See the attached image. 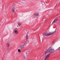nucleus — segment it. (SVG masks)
Masks as SVG:
<instances>
[{
  "label": "nucleus",
  "mask_w": 60,
  "mask_h": 60,
  "mask_svg": "<svg viewBox=\"0 0 60 60\" xmlns=\"http://www.w3.org/2000/svg\"><path fill=\"white\" fill-rule=\"evenodd\" d=\"M54 51H55V50H54V49H51V48H49L48 49V50L46 51H45V54L46 55V54L48 53L49 51V53L50 54H51L52 52H54Z\"/></svg>",
  "instance_id": "obj_1"
},
{
  "label": "nucleus",
  "mask_w": 60,
  "mask_h": 60,
  "mask_svg": "<svg viewBox=\"0 0 60 60\" xmlns=\"http://www.w3.org/2000/svg\"><path fill=\"white\" fill-rule=\"evenodd\" d=\"M54 34V32L52 33V32H50L48 33H48H43V36L48 37V36H49V35H52V34Z\"/></svg>",
  "instance_id": "obj_2"
},
{
  "label": "nucleus",
  "mask_w": 60,
  "mask_h": 60,
  "mask_svg": "<svg viewBox=\"0 0 60 60\" xmlns=\"http://www.w3.org/2000/svg\"><path fill=\"white\" fill-rule=\"evenodd\" d=\"M27 41H25L24 44H23L22 45L20 46H19V47L20 49H22L24 47V46H26V45H27Z\"/></svg>",
  "instance_id": "obj_3"
},
{
  "label": "nucleus",
  "mask_w": 60,
  "mask_h": 60,
  "mask_svg": "<svg viewBox=\"0 0 60 60\" xmlns=\"http://www.w3.org/2000/svg\"><path fill=\"white\" fill-rule=\"evenodd\" d=\"M29 52L28 51L26 52V55L27 56H29Z\"/></svg>",
  "instance_id": "obj_4"
},
{
  "label": "nucleus",
  "mask_w": 60,
  "mask_h": 60,
  "mask_svg": "<svg viewBox=\"0 0 60 60\" xmlns=\"http://www.w3.org/2000/svg\"><path fill=\"white\" fill-rule=\"evenodd\" d=\"M49 54H48L46 56H45V60H46L49 57Z\"/></svg>",
  "instance_id": "obj_5"
},
{
  "label": "nucleus",
  "mask_w": 60,
  "mask_h": 60,
  "mask_svg": "<svg viewBox=\"0 0 60 60\" xmlns=\"http://www.w3.org/2000/svg\"><path fill=\"white\" fill-rule=\"evenodd\" d=\"M57 20V19L56 18V19H55L54 20V21L52 22L53 24H54V23H55L56 22V20Z\"/></svg>",
  "instance_id": "obj_6"
},
{
  "label": "nucleus",
  "mask_w": 60,
  "mask_h": 60,
  "mask_svg": "<svg viewBox=\"0 0 60 60\" xmlns=\"http://www.w3.org/2000/svg\"><path fill=\"white\" fill-rule=\"evenodd\" d=\"M27 32V36H26V39L27 40H28V32Z\"/></svg>",
  "instance_id": "obj_7"
},
{
  "label": "nucleus",
  "mask_w": 60,
  "mask_h": 60,
  "mask_svg": "<svg viewBox=\"0 0 60 60\" xmlns=\"http://www.w3.org/2000/svg\"><path fill=\"white\" fill-rule=\"evenodd\" d=\"M15 34H18V33H19V32H18V31L17 30H15Z\"/></svg>",
  "instance_id": "obj_8"
},
{
  "label": "nucleus",
  "mask_w": 60,
  "mask_h": 60,
  "mask_svg": "<svg viewBox=\"0 0 60 60\" xmlns=\"http://www.w3.org/2000/svg\"><path fill=\"white\" fill-rule=\"evenodd\" d=\"M35 15L37 16H39V14L38 13H37V14H35Z\"/></svg>",
  "instance_id": "obj_9"
},
{
  "label": "nucleus",
  "mask_w": 60,
  "mask_h": 60,
  "mask_svg": "<svg viewBox=\"0 0 60 60\" xmlns=\"http://www.w3.org/2000/svg\"><path fill=\"white\" fill-rule=\"evenodd\" d=\"M19 3L20 4H25V3H24V2H19Z\"/></svg>",
  "instance_id": "obj_10"
},
{
  "label": "nucleus",
  "mask_w": 60,
  "mask_h": 60,
  "mask_svg": "<svg viewBox=\"0 0 60 60\" xmlns=\"http://www.w3.org/2000/svg\"><path fill=\"white\" fill-rule=\"evenodd\" d=\"M12 11L13 12H14V9L13 8L12 9Z\"/></svg>",
  "instance_id": "obj_11"
},
{
  "label": "nucleus",
  "mask_w": 60,
  "mask_h": 60,
  "mask_svg": "<svg viewBox=\"0 0 60 60\" xmlns=\"http://www.w3.org/2000/svg\"><path fill=\"white\" fill-rule=\"evenodd\" d=\"M7 46L8 47H9L10 46V44L9 43H7Z\"/></svg>",
  "instance_id": "obj_12"
},
{
  "label": "nucleus",
  "mask_w": 60,
  "mask_h": 60,
  "mask_svg": "<svg viewBox=\"0 0 60 60\" xmlns=\"http://www.w3.org/2000/svg\"><path fill=\"white\" fill-rule=\"evenodd\" d=\"M18 52H21V50L19 49H18Z\"/></svg>",
  "instance_id": "obj_13"
},
{
  "label": "nucleus",
  "mask_w": 60,
  "mask_h": 60,
  "mask_svg": "<svg viewBox=\"0 0 60 60\" xmlns=\"http://www.w3.org/2000/svg\"><path fill=\"white\" fill-rule=\"evenodd\" d=\"M4 15H6V13L5 12V11H4Z\"/></svg>",
  "instance_id": "obj_14"
},
{
  "label": "nucleus",
  "mask_w": 60,
  "mask_h": 60,
  "mask_svg": "<svg viewBox=\"0 0 60 60\" xmlns=\"http://www.w3.org/2000/svg\"><path fill=\"white\" fill-rule=\"evenodd\" d=\"M56 29L55 30L54 32H52V33H53L54 32V33H56Z\"/></svg>",
  "instance_id": "obj_15"
},
{
  "label": "nucleus",
  "mask_w": 60,
  "mask_h": 60,
  "mask_svg": "<svg viewBox=\"0 0 60 60\" xmlns=\"http://www.w3.org/2000/svg\"><path fill=\"white\" fill-rule=\"evenodd\" d=\"M4 20H2V23H4Z\"/></svg>",
  "instance_id": "obj_16"
},
{
  "label": "nucleus",
  "mask_w": 60,
  "mask_h": 60,
  "mask_svg": "<svg viewBox=\"0 0 60 60\" xmlns=\"http://www.w3.org/2000/svg\"><path fill=\"white\" fill-rule=\"evenodd\" d=\"M23 57L24 58V59H26V57H25V56H23Z\"/></svg>",
  "instance_id": "obj_17"
},
{
  "label": "nucleus",
  "mask_w": 60,
  "mask_h": 60,
  "mask_svg": "<svg viewBox=\"0 0 60 60\" xmlns=\"http://www.w3.org/2000/svg\"><path fill=\"white\" fill-rule=\"evenodd\" d=\"M45 4V3H44V2H42V4H43H43Z\"/></svg>",
  "instance_id": "obj_18"
},
{
  "label": "nucleus",
  "mask_w": 60,
  "mask_h": 60,
  "mask_svg": "<svg viewBox=\"0 0 60 60\" xmlns=\"http://www.w3.org/2000/svg\"><path fill=\"white\" fill-rule=\"evenodd\" d=\"M3 48L4 49V50H5V48H4V47Z\"/></svg>",
  "instance_id": "obj_19"
},
{
  "label": "nucleus",
  "mask_w": 60,
  "mask_h": 60,
  "mask_svg": "<svg viewBox=\"0 0 60 60\" xmlns=\"http://www.w3.org/2000/svg\"><path fill=\"white\" fill-rule=\"evenodd\" d=\"M18 25L19 26H20L21 25L20 24H19Z\"/></svg>",
  "instance_id": "obj_20"
},
{
  "label": "nucleus",
  "mask_w": 60,
  "mask_h": 60,
  "mask_svg": "<svg viewBox=\"0 0 60 60\" xmlns=\"http://www.w3.org/2000/svg\"><path fill=\"white\" fill-rule=\"evenodd\" d=\"M1 38H0V42L1 41Z\"/></svg>",
  "instance_id": "obj_21"
},
{
  "label": "nucleus",
  "mask_w": 60,
  "mask_h": 60,
  "mask_svg": "<svg viewBox=\"0 0 60 60\" xmlns=\"http://www.w3.org/2000/svg\"><path fill=\"white\" fill-rule=\"evenodd\" d=\"M54 42H52V43H54Z\"/></svg>",
  "instance_id": "obj_22"
},
{
  "label": "nucleus",
  "mask_w": 60,
  "mask_h": 60,
  "mask_svg": "<svg viewBox=\"0 0 60 60\" xmlns=\"http://www.w3.org/2000/svg\"><path fill=\"white\" fill-rule=\"evenodd\" d=\"M13 8H14V7H13Z\"/></svg>",
  "instance_id": "obj_23"
},
{
  "label": "nucleus",
  "mask_w": 60,
  "mask_h": 60,
  "mask_svg": "<svg viewBox=\"0 0 60 60\" xmlns=\"http://www.w3.org/2000/svg\"><path fill=\"white\" fill-rule=\"evenodd\" d=\"M30 1H31V0H30Z\"/></svg>",
  "instance_id": "obj_24"
}]
</instances>
